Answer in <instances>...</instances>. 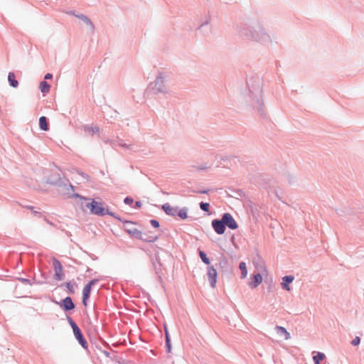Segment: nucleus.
<instances>
[{
    "label": "nucleus",
    "instance_id": "23",
    "mask_svg": "<svg viewBox=\"0 0 364 364\" xmlns=\"http://www.w3.org/2000/svg\"><path fill=\"white\" fill-rule=\"evenodd\" d=\"M209 204L207 203H200V208L204 210V211H208L209 210Z\"/></svg>",
    "mask_w": 364,
    "mask_h": 364
},
{
    "label": "nucleus",
    "instance_id": "17",
    "mask_svg": "<svg viewBox=\"0 0 364 364\" xmlns=\"http://www.w3.org/2000/svg\"><path fill=\"white\" fill-rule=\"evenodd\" d=\"M239 268L241 270V279L246 278L247 275V269L246 267V264L244 262L240 263Z\"/></svg>",
    "mask_w": 364,
    "mask_h": 364
},
{
    "label": "nucleus",
    "instance_id": "29",
    "mask_svg": "<svg viewBox=\"0 0 364 364\" xmlns=\"http://www.w3.org/2000/svg\"><path fill=\"white\" fill-rule=\"evenodd\" d=\"M134 202L133 199L131 198H129V197H127L125 199H124V203L127 205H131Z\"/></svg>",
    "mask_w": 364,
    "mask_h": 364
},
{
    "label": "nucleus",
    "instance_id": "10",
    "mask_svg": "<svg viewBox=\"0 0 364 364\" xmlns=\"http://www.w3.org/2000/svg\"><path fill=\"white\" fill-rule=\"evenodd\" d=\"M294 279V277L289 275V276H284L282 277V282L281 283L282 287L289 291L291 290V288L289 287V284L291 283Z\"/></svg>",
    "mask_w": 364,
    "mask_h": 364
},
{
    "label": "nucleus",
    "instance_id": "14",
    "mask_svg": "<svg viewBox=\"0 0 364 364\" xmlns=\"http://www.w3.org/2000/svg\"><path fill=\"white\" fill-rule=\"evenodd\" d=\"M276 331L279 335L284 336L285 340H288L290 338V334L285 328L282 326H277Z\"/></svg>",
    "mask_w": 364,
    "mask_h": 364
},
{
    "label": "nucleus",
    "instance_id": "1",
    "mask_svg": "<svg viewBox=\"0 0 364 364\" xmlns=\"http://www.w3.org/2000/svg\"><path fill=\"white\" fill-rule=\"evenodd\" d=\"M125 231L132 237L141 239L147 242H155L158 239L156 235H150L146 237H142V232L136 228L132 222L127 221L124 225Z\"/></svg>",
    "mask_w": 364,
    "mask_h": 364
},
{
    "label": "nucleus",
    "instance_id": "30",
    "mask_svg": "<svg viewBox=\"0 0 364 364\" xmlns=\"http://www.w3.org/2000/svg\"><path fill=\"white\" fill-rule=\"evenodd\" d=\"M52 74L50 73H47L46 75H45V79L46 80H48V79H51L52 78Z\"/></svg>",
    "mask_w": 364,
    "mask_h": 364
},
{
    "label": "nucleus",
    "instance_id": "7",
    "mask_svg": "<svg viewBox=\"0 0 364 364\" xmlns=\"http://www.w3.org/2000/svg\"><path fill=\"white\" fill-rule=\"evenodd\" d=\"M217 271L213 267H209L208 269V277L210 284L213 288L215 287L217 282Z\"/></svg>",
    "mask_w": 364,
    "mask_h": 364
},
{
    "label": "nucleus",
    "instance_id": "9",
    "mask_svg": "<svg viewBox=\"0 0 364 364\" xmlns=\"http://www.w3.org/2000/svg\"><path fill=\"white\" fill-rule=\"evenodd\" d=\"M262 282V277L258 273L251 277V281L248 283L251 289L257 288Z\"/></svg>",
    "mask_w": 364,
    "mask_h": 364
},
{
    "label": "nucleus",
    "instance_id": "27",
    "mask_svg": "<svg viewBox=\"0 0 364 364\" xmlns=\"http://www.w3.org/2000/svg\"><path fill=\"white\" fill-rule=\"evenodd\" d=\"M360 339L359 337H355L353 341H352V344L353 346H358L359 343H360Z\"/></svg>",
    "mask_w": 364,
    "mask_h": 364
},
{
    "label": "nucleus",
    "instance_id": "6",
    "mask_svg": "<svg viewBox=\"0 0 364 364\" xmlns=\"http://www.w3.org/2000/svg\"><path fill=\"white\" fill-rule=\"evenodd\" d=\"M53 265L55 270V279L60 281L63 279V266L60 262L55 258L53 259Z\"/></svg>",
    "mask_w": 364,
    "mask_h": 364
},
{
    "label": "nucleus",
    "instance_id": "15",
    "mask_svg": "<svg viewBox=\"0 0 364 364\" xmlns=\"http://www.w3.org/2000/svg\"><path fill=\"white\" fill-rule=\"evenodd\" d=\"M8 80L10 82V85L14 87H16L18 85V82L16 80V75L14 73H9L8 75Z\"/></svg>",
    "mask_w": 364,
    "mask_h": 364
},
{
    "label": "nucleus",
    "instance_id": "21",
    "mask_svg": "<svg viewBox=\"0 0 364 364\" xmlns=\"http://www.w3.org/2000/svg\"><path fill=\"white\" fill-rule=\"evenodd\" d=\"M163 84H164L163 78L162 77L157 78L156 85L158 86L157 89L159 90V91H163V89H162Z\"/></svg>",
    "mask_w": 364,
    "mask_h": 364
},
{
    "label": "nucleus",
    "instance_id": "31",
    "mask_svg": "<svg viewBox=\"0 0 364 364\" xmlns=\"http://www.w3.org/2000/svg\"><path fill=\"white\" fill-rule=\"evenodd\" d=\"M136 206L138 207V208L141 207V203L140 202H136Z\"/></svg>",
    "mask_w": 364,
    "mask_h": 364
},
{
    "label": "nucleus",
    "instance_id": "4",
    "mask_svg": "<svg viewBox=\"0 0 364 364\" xmlns=\"http://www.w3.org/2000/svg\"><path fill=\"white\" fill-rule=\"evenodd\" d=\"M223 223L232 230L238 228V225L233 217L230 213H225L222 217Z\"/></svg>",
    "mask_w": 364,
    "mask_h": 364
},
{
    "label": "nucleus",
    "instance_id": "2",
    "mask_svg": "<svg viewBox=\"0 0 364 364\" xmlns=\"http://www.w3.org/2000/svg\"><path fill=\"white\" fill-rule=\"evenodd\" d=\"M87 207L90 209V213L97 215H105L110 214L109 211L104 207L102 203L93 200L90 203L87 204Z\"/></svg>",
    "mask_w": 364,
    "mask_h": 364
},
{
    "label": "nucleus",
    "instance_id": "5",
    "mask_svg": "<svg viewBox=\"0 0 364 364\" xmlns=\"http://www.w3.org/2000/svg\"><path fill=\"white\" fill-rule=\"evenodd\" d=\"M97 280L92 279L91 280L84 288L82 290V304L84 306H87V300L90 297V291L92 286L96 284Z\"/></svg>",
    "mask_w": 364,
    "mask_h": 364
},
{
    "label": "nucleus",
    "instance_id": "12",
    "mask_svg": "<svg viewBox=\"0 0 364 364\" xmlns=\"http://www.w3.org/2000/svg\"><path fill=\"white\" fill-rule=\"evenodd\" d=\"M162 209L164 212L170 215H175L177 213V208L172 207L170 204L166 203L163 205Z\"/></svg>",
    "mask_w": 364,
    "mask_h": 364
},
{
    "label": "nucleus",
    "instance_id": "13",
    "mask_svg": "<svg viewBox=\"0 0 364 364\" xmlns=\"http://www.w3.org/2000/svg\"><path fill=\"white\" fill-rule=\"evenodd\" d=\"M83 129L86 133H87L90 136H93L95 134H98L100 132L99 127L97 126H94V127L85 126L83 127Z\"/></svg>",
    "mask_w": 364,
    "mask_h": 364
},
{
    "label": "nucleus",
    "instance_id": "18",
    "mask_svg": "<svg viewBox=\"0 0 364 364\" xmlns=\"http://www.w3.org/2000/svg\"><path fill=\"white\" fill-rule=\"evenodd\" d=\"M325 354L321 352H318L315 355L313 356V360L315 364H320V361L325 358Z\"/></svg>",
    "mask_w": 364,
    "mask_h": 364
},
{
    "label": "nucleus",
    "instance_id": "11",
    "mask_svg": "<svg viewBox=\"0 0 364 364\" xmlns=\"http://www.w3.org/2000/svg\"><path fill=\"white\" fill-rule=\"evenodd\" d=\"M65 311H70L74 309L75 306L70 297H66L63 300L60 305Z\"/></svg>",
    "mask_w": 364,
    "mask_h": 364
},
{
    "label": "nucleus",
    "instance_id": "22",
    "mask_svg": "<svg viewBox=\"0 0 364 364\" xmlns=\"http://www.w3.org/2000/svg\"><path fill=\"white\" fill-rule=\"evenodd\" d=\"M177 213L181 219H186L188 217L186 210L185 209L180 210L178 212L177 211Z\"/></svg>",
    "mask_w": 364,
    "mask_h": 364
},
{
    "label": "nucleus",
    "instance_id": "24",
    "mask_svg": "<svg viewBox=\"0 0 364 364\" xmlns=\"http://www.w3.org/2000/svg\"><path fill=\"white\" fill-rule=\"evenodd\" d=\"M165 332H166V344L168 347V350H170L171 349V345H170V338H169V335H168V331L166 330V328H165Z\"/></svg>",
    "mask_w": 364,
    "mask_h": 364
},
{
    "label": "nucleus",
    "instance_id": "19",
    "mask_svg": "<svg viewBox=\"0 0 364 364\" xmlns=\"http://www.w3.org/2000/svg\"><path fill=\"white\" fill-rule=\"evenodd\" d=\"M39 88L43 93H47L50 90V85L47 82L43 81L40 83Z\"/></svg>",
    "mask_w": 364,
    "mask_h": 364
},
{
    "label": "nucleus",
    "instance_id": "3",
    "mask_svg": "<svg viewBox=\"0 0 364 364\" xmlns=\"http://www.w3.org/2000/svg\"><path fill=\"white\" fill-rule=\"evenodd\" d=\"M69 323L73 328V333H74L75 338L77 339V341H79V343L81 344V346L83 348H86L87 342H86L85 339L84 338L79 327L71 318L69 319Z\"/></svg>",
    "mask_w": 364,
    "mask_h": 364
},
{
    "label": "nucleus",
    "instance_id": "28",
    "mask_svg": "<svg viewBox=\"0 0 364 364\" xmlns=\"http://www.w3.org/2000/svg\"><path fill=\"white\" fill-rule=\"evenodd\" d=\"M81 19H82L85 22H86L87 24H90L92 27H93L92 23L90 22V21L85 16H82Z\"/></svg>",
    "mask_w": 364,
    "mask_h": 364
},
{
    "label": "nucleus",
    "instance_id": "26",
    "mask_svg": "<svg viewBox=\"0 0 364 364\" xmlns=\"http://www.w3.org/2000/svg\"><path fill=\"white\" fill-rule=\"evenodd\" d=\"M150 223L154 228H158L159 227V223L156 220H151Z\"/></svg>",
    "mask_w": 364,
    "mask_h": 364
},
{
    "label": "nucleus",
    "instance_id": "25",
    "mask_svg": "<svg viewBox=\"0 0 364 364\" xmlns=\"http://www.w3.org/2000/svg\"><path fill=\"white\" fill-rule=\"evenodd\" d=\"M66 287L69 289V291L72 293L74 292V287H73V285L70 283V282H67L66 284H65Z\"/></svg>",
    "mask_w": 364,
    "mask_h": 364
},
{
    "label": "nucleus",
    "instance_id": "16",
    "mask_svg": "<svg viewBox=\"0 0 364 364\" xmlns=\"http://www.w3.org/2000/svg\"><path fill=\"white\" fill-rule=\"evenodd\" d=\"M39 126H40L41 129L43 131H47L48 129V125L47 119L46 117H40Z\"/></svg>",
    "mask_w": 364,
    "mask_h": 364
},
{
    "label": "nucleus",
    "instance_id": "20",
    "mask_svg": "<svg viewBox=\"0 0 364 364\" xmlns=\"http://www.w3.org/2000/svg\"><path fill=\"white\" fill-rule=\"evenodd\" d=\"M199 255H200V259H202V261L206 264H210V260L207 257L206 255L205 252H203V251H200L199 252Z\"/></svg>",
    "mask_w": 364,
    "mask_h": 364
},
{
    "label": "nucleus",
    "instance_id": "8",
    "mask_svg": "<svg viewBox=\"0 0 364 364\" xmlns=\"http://www.w3.org/2000/svg\"><path fill=\"white\" fill-rule=\"evenodd\" d=\"M212 226L215 231L219 234L222 235L225 232V225L224 223H223V220H214L212 221Z\"/></svg>",
    "mask_w": 364,
    "mask_h": 364
}]
</instances>
